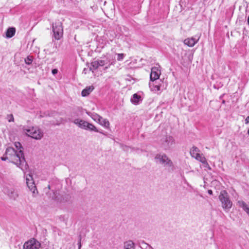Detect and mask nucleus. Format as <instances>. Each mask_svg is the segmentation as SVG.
<instances>
[{"label": "nucleus", "instance_id": "1", "mask_svg": "<svg viewBox=\"0 0 249 249\" xmlns=\"http://www.w3.org/2000/svg\"><path fill=\"white\" fill-rule=\"evenodd\" d=\"M4 155L7 156L10 162L16 164L25 173L29 167L24 158L23 151H16L14 148L8 147Z\"/></svg>", "mask_w": 249, "mask_h": 249}, {"label": "nucleus", "instance_id": "2", "mask_svg": "<svg viewBox=\"0 0 249 249\" xmlns=\"http://www.w3.org/2000/svg\"><path fill=\"white\" fill-rule=\"evenodd\" d=\"M218 198L224 210L226 212L229 211L232 207V202L226 190L221 191Z\"/></svg>", "mask_w": 249, "mask_h": 249}, {"label": "nucleus", "instance_id": "3", "mask_svg": "<svg viewBox=\"0 0 249 249\" xmlns=\"http://www.w3.org/2000/svg\"><path fill=\"white\" fill-rule=\"evenodd\" d=\"M23 131L28 136L36 140H40L43 136V133L37 127L24 128Z\"/></svg>", "mask_w": 249, "mask_h": 249}, {"label": "nucleus", "instance_id": "4", "mask_svg": "<svg viewBox=\"0 0 249 249\" xmlns=\"http://www.w3.org/2000/svg\"><path fill=\"white\" fill-rule=\"evenodd\" d=\"M155 159L157 162L162 164L164 166L171 167L173 166L172 160L165 154H157L155 156Z\"/></svg>", "mask_w": 249, "mask_h": 249}, {"label": "nucleus", "instance_id": "5", "mask_svg": "<svg viewBox=\"0 0 249 249\" xmlns=\"http://www.w3.org/2000/svg\"><path fill=\"white\" fill-rule=\"evenodd\" d=\"M53 32L55 39L59 40L62 37L63 29L61 22L57 21L53 24Z\"/></svg>", "mask_w": 249, "mask_h": 249}, {"label": "nucleus", "instance_id": "6", "mask_svg": "<svg viewBox=\"0 0 249 249\" xmlns=\"http://www.w3.org/2000/svg\"><path fill=\"white\" fill-rule=\"evenodd\" d=\"M175 143V140L171 136H166L161 140V146L165 150H168Z\"/></svg>", "mask_w": 249, "mask_h": 249}, {"label": "nucleus", "instance_id": "7", "mask_svg": "<svg viewBox=\"0 0 249 249\" xmlns=\"http://www.w3.org/2000/svg\"><path fill=\"white\" fill-rule=\"evenodd\" d=\"M40 243L35 238H32L23 245V249H38L40 247Z\"/></svg>", "mask_w": 249, "mask_h": 249}, {"label": "nucleus", "instance_id": "8", "mask_svg": "<svg viewBox=\"0 0 249 249\" xmlns=\"http://www.w3.org/2000/svg\"><path fill=\"white\" fill-rule=\"evenodd\" d=\"M26 183L29 189L33 194H36L37 192L36 187L33 180V178L30 174L27 175L26 177Z\"/></svg>", "mask_w": 249, "mask_h": 249}, {"label": "nucleus", "instance_id": "9", "mask_svg": "<svg viewBox=\"0 0 249 249\" xmlns=\"http://www.w3.org/2000/svg\"><path fill=\"white\" fill-rule=\"evenodd\" d=\"M160 74V71L157 67L152 68L150 75V80L154 82L155 80H158L159 78Z\"/></svg>", "mask_w": 249, "mask_h": 249}, {"label": "nucleus", "instance_id": "10", "mask_svg": "<svg viewBox=\"0 0 249 249\" xmlns=\"http://www.w3.org/2000/svg\"><path fill=\"white\" fill-rule=\"evenodd\" d=\"M73 123L77 125L79 127L83 129H86L87 127V125L88 124V122L79 119H76L73 121Z\"/></svg>", "mask_w": 249, "mask_h": 249}, {"label": "nucleus", "instance_id": "11", "mask_svg": "<svg viewBox=\"0 0 249 249\" xmlns=\"http://www.w3.org/2000/svg\"><path fill=\"white\" fill-rule=\"evenodd\" d=\"M100 67L106 66L105 70L108 69L112 63H110V60L107 58L104 57L103 59H98Z\"/></svg>", "mask_w": 249, "mask_h": 249}, {"label": "nucleus", "instance_id": "12", "mask_svg": "<svg viewBox=\"0 0 249 249\" xmlns=\"http://www.w3.org/2000/svg\"><path fill=\"white\" fill-rule=\"evenodd\" d=\"M197 42L194 37L188 38L184 40V43L189 47H193Z\"/></svg>", "mask_w": 249, "mask_h": 249}, {"label": "nucleus", "instance_id": "13", "mask_svg": "<svg viewBox=\"0 0 249 249\" xmlns=\"http://www.w3.org/2000/svg\"><path fill=\"white\" fill-rule=\"evenodd\" d=\"M237 205L240 207L242 208L243 210L246 212L249 216V206L244 201L242 200L238 201Z\"/></svg>", "mask_w": 249, "mask_h": 249}, {"label": "nucleus", "instance_id": "14", "mask_svg": "<svg viewBox=\"0 0 249 249\" xmlns=\"http://www.w3.org/2000/svg\"><path fill=\"white\" fill-rule=\"evenodd\" d=\"M92 86L86 87L81 92V95L83 97H86L89 95L94 89Z\"/></svg>", "mask_w": 249, "mask_h": 249}, {"label": "nucleus", "instance_id": "15", "mask_svg": "<svg viewBox=\"0 0 249 249\" xmlns=\"http://www.w3.org/2000/svg\"><path fill=\"white\" fill-rule=\"evenodd\" d=\"M199 149L197 147L194 146L190 150V154L192 157L196 158L200 155L199 153Z\"/></svg>", "mask_w": 249, "mask_h": 249}, {"label": "nucleus", "instance_id": "16", "mask_svg": "<svg viewBox=\"0 0 249 249\" xmlns=\"http://www.w3.org/2000/svg\"><path fill=\"white\" fill-rule=\"evenodd\" d=\"M141 101V96L135 93L131 98V102L134 104H138Z\"/></svg>", "mask_w": 249, "mask_h": 249}, {"label": "nucleus", "instance_id": "17", "mask_svg": "<svg viewBox=\"0 0 249 249\" xmlns=\"http://www.w3.org/2000/svg\"><path fill=\"white\" fill-rule=\"evenodd\" d=\"M86 130H90L91 131H94L96 132H99L100 133L104 134L102 131H99L93 124L88 123L87 127Z\"/></svg>", "mask_w": 249, "mask_h": 249}, {"label": "nucleus", "instance_id": "18", "mask_svg": "<svg viewBox=\"0 0 249 249\" xmlns=\"http://www.w3.org/2000/svg\"><path fill=\"white\" fill-rule=\"evenodd\" d=\"M98 123L106 128H108L109 127V123L108 121L103 117L101 118Z\"/></svg>", "mask_w": 249, "mask_h": 249}, {"label": "nucleus", "instance_id": "19", "mask_svg": "<svg viewBox=\"0 0 249 249\" xmlns=\"http://www.w3.org/2000/svg\"><path fill=\"white\" fill-rule=\"evenodd\" d=\"M15 29L14 28H9L7 29L6 36L8 38H11L13 37L15 34Z\"/></svg>", "mask_w": 249, "mask_h": 249}, {"label": "nucleus", "instance_id": "20", "mask_svg": "<svg viewBox=\"0 0 249 249\" xmlns=\"http://www.w3.org/2000/svg\"><path fill=\"white\" fill-rule=\"evenodd\" d=\"M99 67L100 65L99 61L97 60L93 61L91 63V66L89 68V69L93 71L94 70L97 69Z\"/></svg>", "mask_w": 249, "mask_h": 249}, {"label": "nucleus", "instance_id": "21", "mask_svg": "<svg viewBox=\"0 0 249 249\" xmlns=\"http://www.w3.org/2000/svg\"><path fill=\"white\" fill-rule=\"evenodd\" d=\"M149 86L153 91H158L160 90V86L159 85L155 84L154 82L149 83Z\"/></svg>", "mask_w": 249, "mask_h": 249}, {"label": "nucleus", "instance_id": "22", "mask_svg": "<svg viewBox=\"0 0 249 249\" xmlns=\"http://www.w3.org/2000/svg\"><path fill=\"white\" fill-rule=\"evenodd\" d=\"M134 243L132 241H128L124 243V249H133Z\"/></svg>", "mask_w": 249, "mask_h": 249}, {"label": "nucleus", "instance_id": "23", "mask_svg": "<svg viewBox=\"0 0 249 249\" xmlns=\"http://www.w3.org/2000/svg\"><path fill=\"white\" fill-rule=\"evenodd\" d=\"M195 159L200 161L203 164L205 163V161L207 160L206 159L201 155H199L198 157H196Z\"/></svg>", "mask_w": 249, "mask_h": 249}, {"label": "nucleus", "instance_id": "24", "mask_svg": "<svg viewBox=\"0 0 249 249\" xmlns=\"http://www.w3.org/2000/svg\"><path fill=\"white\" fill-rule=\"evenodd\" d=\"M24 61L25 63L27 65H30L33 62V57L31 56H28L26 58H25Z\"/></svg>", "mask_w": 249, "mask_h": 249}, {"label": "nucleus", "instance_id": "25", "mask_svg": "<svg viewBox=\"0 0 249 249\" xmlns=\"http://www.w3.org/2000/svg\"><path fill=\"white\" fill-rule=\"evenodd\" d=\"M91 117L94 121L99 122L102 117L100 116L96 113H94L92 115Z\"/></svg>", "mask_w": 249, "mask_h": 249}, {"label": "nucleus", "instance_id": "26", "mask_svg": "<svg viewBox=\"0 0 249 249\" xmlns=\"http://www.w3.org/2000/svg\"><path fill=\"white\" fill-rule=\"evenodd\" d=\"M15 146L17 148L18 151H22L23 147L21 145V144L19 142H15Z\"/></svg>", "mask_w": 249, "mask_h": 249}, {"label": "nucleus", "instance_id": "27", "mask_svg": "<svg viewBox=\"0 0 249 249\" xmlns=\"http://www.w3.org/2000/svg\"><path fill=\"white\" fill-rule=\"evenodd\" d=\"M124 53H118L117 54V60L118 61L122 60L124 58Z\"/></svg>", "mask_w": 249, "mask_h": 249}, {"label": "nucleus", "instance_id": "28", "mask_svg": "<svg viewBox=\"0 0 249 249\" xmlns=\"http://www.w3.org/2000/svg\"><path fill=\"white\" fill-rule=\"evenodd\" d=\"M203 164H204V167L207 168L210 170L211 169L210 166H209V164L208 163L207 160L205 161V163H203Z\"/></svg>", "mask_w": 249, "mask_h": 249}, {"label": "nucleus", "instance_id": "29", "mask_svg": "<svg viewBox=\"0 0 249 249\" xmlns=\"http://www.w3.org/2000/svg\"><path fill=\"white\" fill-rule=\"evenodd\" d=\"M81 236H79V238L78 243V249H80V248H81Z\"/></svg>", "mask_w": 249, "mask_h": 249}, {"label": "nucleus", "instance_id": "30", "mask_svg": "<svg viewBox=\"0 0 249 249\" xmlns=\"http://www.w3.org/2000/svg\"><path fill=\"white\" fill-rule=\"evenodd\" d=\"M57 72H58V70L56 69H53L52 71V73L53 75L56 74V73H57Z\"/></svg>", "mask_w": 249, "mask_h": 249}, {"label": "nucleus", "instance_id": "31", "mask_svg": "<svg viewBox=\"0 0 249 249\" xmlns=\"http://www.w3.org/2000/svg\"><path fill=\"white\" fill-rule=\"evenodd\" d=\"M1 160H4V161H5V160H8V158L7 156H5V157H1Z\"/></svg>", "mask_w": 249, "mask_h": 249}, {"label": "nucleus", "instance_id": "32", "mask_svg": "<svg viewBox=\"0 0 249 249\" xmlns=\"http://www.w3.org/2000/svg\"><path fill=\"white\" fill-rule=\"evenodd\" d=\"M14 121V117H13V116L12 115H11V118L9 120V122H13Z\"/></svg>", "mask_w": 249, "mask_h": 249}, {"label": "nucleus", "instance_id": "33", "mask_svg": "<svg viewBox=\"0 0 249 249\" xmlns=\"http://www.w3.org/2000/svg\"><path fill=\"white\" fill-rule=\"evenodd\" d=\"M245 123H246V124H248V123H249V116H248V117L246 118V120H245Z\"/></svg>", "mask_w": 249, "mask_h": 249}, {"label": "nucleus", "instance_id": "34", "mask_svg": "<svg viewBox=\"0 0 249 249\" xmlns=\"http://www.w3.org/2000/svg\"><path fill=\"white\" fill-rule=\"evenodd\" d=\"M208 193L210 195H213V191L212 190H209L208 191Z\"/></svg>", "mask_w": 249, "mask_h": 249}, {"label": "nucleus", "instance_id": "35", "mask_svg": "<svg viewBox=\"0 0 249 249\" xmlns=\"http://www.w3.org/2000/svg\"><path fill=\"white\" fill-rule=\"evenodd\" d=\"M224 95H225L224 94H223L221 95L220 96L219 98H220V99H222V98L223 97V96H224Z\"/></svg>", "mask_w": 249, "mask_h": 249}, {"label": "nucleus", "instance_id": "36", "mask_svg": "<svg viewBox=\"0 0 249 249\" xmlns=\"http://www.w3.org/2000/svg\"><path fill=\"white\" fill-rule=\"evenodd\" d=\"M222 103L223 104H225V101L224 100H223L222 101Z\"/></svg>", "mask_w": 249, "mask_h": 249}, {"label": "nucleus", "instance_id": "37", "mask_svg": "<svg viewBox=\"0 0 249 249\" xmlns=\"http://www.w3.org/2000/svg\"><path fill=\"white\" fill-rule=\"evenodd\" d=\"M248 134L249 135V130H248Z\"/></svg>", "mask_w": 249, "mask_h": 249}, {"label": "nucleus", "instance_id": "38", "mask_svg": "<svg viewBox=\"0 0 249 249\" xmlns=\"http://www.w3.org/2000/svg\"><path fill=\"white\" fill-rule=\"evenodd\" d=\"M85 70H86V68H84V71H85Z\"/></svg>", "mask_w": 249, "mask_h": 249}, {"label": "nucleus", "instance_id": "39", "mask_svg": "<svg viewBox=\"0 0 249 249\" xmlns=\"http://www.w3.org/2000/svg\"><path fill=\"white\" fill-rule=\"evenodd\" d=\"M150 248L151 249H153L152 248V247H150Z\"/></svg>", "mask_w": 249, "mask_h": 249}]
</instances>
